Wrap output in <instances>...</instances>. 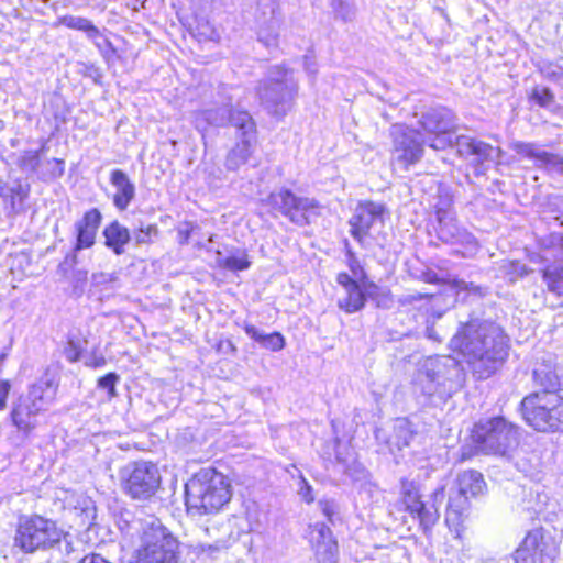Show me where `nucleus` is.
Wrapping results in <instances>:
<instances>
[{
  "mask_svg": "<svg viewBox=\"0 0 563 563\" xmlns=\"http://www.w3.org/2000/svg\"><path fill=\"white\" fill-rule=\"evenodd\" d=\"M119 380V376L115 373H109L98 380V386L106 389L109 398L117 396L115 384Z\"/></svg>",
  "mask_w": 563,
  "mask_h": 563,
  "instance_id": "a19ab883",
  "label": "nucleus"
},
{
  "mask_svg": "<svg viewBox=\"0 0 563 563\" xmlns=\"http://www.w3.org/2000/svg\"><path fill=\"white\" fill-rule=\"evenodd\" d=\"M533 380L537 386L542 388L541 394H556L563 388V374L559 373V368L551 361L537 363L533 369Z\"/></svg>",
  "mask_w": 563,
  "mask_h": 563,
  "instance_id": "412c9836",
  "label": "nucleus"
},
{
  "mask_svg": "<svg viewBox=\"0 0 563 563\" xmlns=\"http://www.w3.org/2000/svg\"><path fill=\"white\" fill-rule=\"evenodd\" d=\"M476 449L485 454L509 456L518 446V429L501 417L479 421L472 432Z\"/></svg>",
  "mask_w": 563,
  "mask_h": 563,
  "instance_id": "6e6552de",
  "label": "nucleus"
},
{
  "mask_svg": "<svg viewBox=\"0 0 563 563\" xmlns=\"http://www.w3.org/2000/svg\"><path fill=\"white\" fill-rule=\"evenodd\" d=\"M258 40L263 42L267 47L273 46L276 44V34L273 35H265L264 31L261 30L258 32Z\"/></svg>",
  "mask_w": 563,
  "mask_h": 563,
  "instance_id": "6e6d98bb",
  "label": "nucleus"
},
{
  "mask_svg": "<svg viewBox=\"0 0 563 563\" xmlns=\"http://www.w3.org/2000/svg\"><path fill=\"white\" fill-rule=\"evenodd\" d=\"M54 162H55L56 164H63V161H59V159H54Z\"/></svg>",
  "mask_w": 563,
  "mask_h": 563,
  "instance_id": "680f3d73",
  "label": "nucleus"
},
{
  "mask_svg": "<svg viewBox=\"0 0 563 563\" xmlns=\"http://www.w3.org/2000/svg\"><path fill=\"white\" fill-rule=\"evenodd\" d=\"M29 190L24 188L21 184H16L13 187L3 186L0 188V196L4 200L10 201V207L13 211L16 210V199H19V205H22L23 200L27 197Z\"/></svg>",
  "mask_w": 563,
  "mask_h": 563,
  "instance_id": "72a5a7b5",
  "label": "nucleus"
},
{
  "mask_svg": "<svg viewBox=\"0 0 563 563\" xmlns=\"http://www.w3.org/2000/svg\"><path fill=\"white\" fill-rule=\"evenodd\" d=\"M78 563H110L100 554H90L82 558Z\"/></svg>",
  "mask_w": 563,
  "mask_h": 563,
  "instance_id": "5fc2aeb1",
  "label": "nucleus"
},
{
  "mask_svg": "<svg viewBox=\"0 0 563 563\" xmlns=\"http://www.w3.org/2000/svg\"><path fill=\"white\" fill-rule=\"evenodd\" d=\"M365 294L360 285H356L345 291V296L339 299L340 309L347 313L361 310L365 305Z\"/></svg>",
  "mask_w": 563,
  "mask_h": 563,
  "instance_id": "2f4dec72",
  "label": "nucleus"
},
{
  "mask_svg": "<svg viewBox=\"0 0 563 563\" xmlns=\"http://www.w3.org/2000/svg\"><path fill=\"white\" fill-rule=\"evenodd\" d=\"M40 412L41 410L31 406L23 397L13 405L10 418L13 426L24 439L29 438L37 427L36 417Z\"/></svg>",
  "mask_w": 563,
  "mask_h": 563,
  "instance_id": "a211bd4d",
  "label": "nucleus"
},
{
  "mask_svg": "<svg viewBox=\"0 0 563 563\" xmlns=\"http://www.w3.org/2000/svg\"><path fill=\"white\" fill-rule=\"evenodd\" d=\"M336 282L341 285L344 290H349L350 288L358 285L349 274L340 273L336 277Z\"/></svg>",
  "mask_w": 563,
  "mask_h": 563,
  "instance_id": "3c124183",
  "label": "nucleus"
},
{
  "mask_svg": "<svg viewBox=\"0 0 563 563\" xmlns=\"http://www.w3.org/2000/svg\"><path fill=\"white\" fill-rule=\"evenodd\" d=\"M178 548L177 538L153 516L133 520L122 532L125 563H179Z\"/></svg>",
  "mask_w": 563,
  "mask_h": 563,
  "instance_id": "7ed1b4c3",
  "label": "nucleus"
},
{
  "mask_svg": "<svg viewBox=\"0 0 563 563\" xmlns=\"http://www.w3.org/2000/svg\"><path fill=\"white\" fill-rule=\"evenodd\" d=\"M11 390L9 380H0V411L7 406V399Z\"/></svg>",
  "mask_w": 563,
  "mask_h": 563,
  "instance_id": "8fccbe9b",
  "label": "nucleus"
},
{
  "mask_svg": "<svg viewBox=\"0 0 563 563\" xmlns=\"http://www.w3.org/2000/svg\"><path fill=\"white\" fill-rule=\"evenodd\" d=\"M532 98L541 107H550L553 102V95L545 87H536L532 91Z\"/></svg>",
  "mask_w": 563,
  "mask_h": 563,
  "instance_id": "79ce46f5",
  "label": "nucleus"
},
{
  "mask_svg": "<svg viewBox=\"0 0 563 563\" xmlns=\"http://www.w3.org/2000/svg\"><path fill=\"white\" fill-rule=\"evenodd\" d=\"M396 440L395 444L399 450L409 444L412 438V432L409 430V424L406 419H398L395 424Z\"/></svg>",
  "mask_w": 563,
  "mask_h": 563,
  "instance_id": "58836bf2",
  "label": "nucleus"
},
{
  "mask_svg": "<svg viewBox=\"0 0 563 563\" xmlns=\"http://www.w3.org/2000/svg\"><path fill=\"white\" fill-rule=\"evenodd\" d=\"M305 67H306V70L310 74H316V71H317L314 63L312 60H310V58H308V57H306Z\"/></svg>",
  "mask_w": 563,
  "mask_h": 563,
  "instance_id": "13d9d810",
  "label": "nucleus"
},
{
  "mask_svg": "<svg viewBox=\"0 0 563 563\" xmlns=\"http://www.w3.org/2000/svg\"><path fill=\"white\" fill-rule=\"evenodd\" d=\"M453 198L448 189H440L438 201L434 205L437 220L448 219L449 216L454 214L452 211Z\"/></svg>",
  "mask_w": 563,
  "mask_h": 563,
  "instance_id": "f704fd0d",
  "label": "nucleus"
},
{
  "mask_svg": "<svg viewBox=\"0 0 563 563\" xmlns=\"http://www.w3.org/2000/svg\"><path fill=\"white\" fill-rule=\"evenodd\" d=\"M64 532L56 522L38 515L21 517L13 538V548L31 554L58 544Z\"/></svg>",
  "mask_w": 563,
  "mask_h": 563,
  "instance_id": "423d86ee",
  "label": "nucleus"
},
{
  "mask_svg": "<svg viewBox=\"0 0 563 563\" xmlns=\"http://www.w3.org/2000/svg\"><path fill=\"white\" fill-rule=\"evenodd\" d=\"M510 147L519 155L539 162L542 148L534 143L514 142Z\"/></svg>",
  "mask_w": 563,
  "mask_h": 563,
  "instance_id": "e433bc0d",
  "label": "nucleus"
},
{
  "mask_svg": "<svg viewBox=\"0 0 563 563\" xmlns=\"http://www.w3.org/2000/svg\"><path fill=\"white\" fill-rule=\"evenodd\" d=\"M297 89L292 73L280 66H275L260 82L257 93L271 114L283 118L291 109Z\"/></svg>",
  "mask_w": 563,
  "mask_h": 563,
  "instance_id": "0eeeda50",
  "label": "nucleus"
},
{
  "mask_svg": "<svg viewBox=\"0 0 563 563\" xmlns=\"http://www.w3.org/2000/svg\"><path fill=\"white\" fill-rule=\"evenodd\" d=\"M233 87L221 86L213 107L199 110L194 114V123L198 131L205 132L209 126H224L229 123V114L235 100Z\"/></svg>",
  "mask_w": 563,
  "mask_h": 563,
  "instance_id": "2eb2a0df",
  "label": "nucleus"
},
{
  "mask_svg": "<svg viewBox=\"0 0 563 563\" xmlns=\"http://www.w3.org/2000/svg\"><path fill=\"white\" fill-rule=\"evenodd\" d=\"M456 287H457L459 289L465 290V291H467V292H474V294H477V295H479V296H484V291H483V289H482L481 287H478V286H476V285L472 284V283L467 284V283H465V282H459V283L456 284Z\"/></svg>",
  "mask_w": 563,
  "mask_h": 563,
  "instance_id": "603ef678",
  "label": "nucleus"
},
{
  "mask_svg": "<svg viewBox=\"0 0 563 563\" xmlns=\"http://www.w3.org/2000/svg\"><path fill=\"white\" fill-rule=\"evenodd\" d=\"M100 223L101 213L96 208L87 211L84 218L76 223V251L88 249L95 244Z\"/></svg>",
  "mask_w": 563,
  "mask_h": 563,
  "instance_id": "6ab92c4d",
  "label": "nucleus"
},
{
  "mask_svg": "<svg viewBox=\"0 0 563 563\" xmlns=\"http://www.w3.org/2000/svg\"><path fill=\"white\" fill-rule=\"evenodd\" d=\"M468 498L470 497L465 494H462L457 487L454 493L452 492L449 495L445 522L450 529L459 531L463 514L468 506Z\"/></svg>",
  "mask_w": 563,
  "mask_h": 563,
  "instance_id": "393cba45",
  "label": "nucleus"
},
{
  "mask_svg": "<svg viewBox=\"0 0 563 563\" xmlns=\"http://www.w3.org/2000/svg\"><path fill=\"white\" fill-rule=\"evenodd\" d=\"M124 492L134 499H146L159 486L158 468L151 462L140 461L125 465L120 471Z\"/></svg>",
  "mask_w": 563,
  "mask_h": 563,
  "instance_id": "f8f14e48",
  "label": "nucleus"
},
{
  "mask_svg": "<svg viewBox=\"0 0 563 563\" xmlns=\"http://www.w3.org/2000/svg\"><path fill=\"white\" fill-rule=\"evenodd\" d=\"M267 202L299 227L308 224L310 217L317 216L319 209V203L316 199L298 197L289 189L272 192L267 198Z\"/></svg>",
  "mask_w": 563,
  "mask_h": 563,
  "instance_id": "4468645a",
  "label": "nucleus"
},
{
  "mask_svg": "<svg viewBox=\"0 0 563 563\" xmlns=\"http://www.w3.org/2000/svg\"><path fill=\"white\" fill-rule=\"evenodd\" d=\"M213 261L217 267L230 272L245 271L251 266L246 250L233 246H224L222 250H216Z\"/></svg>",
  "mask_w": 563,
  "mask_h": 563,
  "instance_id": "4be33fe9",
  "label": "nucleus"
},
{
  "mask_svg": "<svg viewBox=\"0 0 563 563\" xmlns=\"http://www.w3.org/2000/svg\"><path fill=\"white\" fill-rule=\"evenodd\" d=\"M268 1L271 2V5H272L271 12H272V14H274L276 7H277V0H268Z\"/></svg>",
  "mask_w": 563,
  "mask_h": 563,
  "instance_id": "052dcab7",
  "label": "nucleus"
},
{
  "mask_svg": "<svg viewBox=\"0 0 563 563\" xmlns=\"http://www.w3.org/2000/svg\"><path fill=\"white\" fill-rule=\"evenodd\" d=\"M311 539L314 543L317 555L324 554L329 555V558L333 556L336 550V543L333 540L331 529L327 525L316 523Z\"/></svg>",
  "mask_w": 563,
  "mask_h": 563,
  "instance_id": "cd10ccee",
  "label": "nucleus"
},
{
  "mask_svg": "<svg viewBox=\"0 0 563 563\" xmlns=\"http://www.w3.org/2000/svg\"><path fill=\"white\" fill-rule=\"evenodd\" d=\"M387 209L383 203L361 201L349 220L351 236L363 247L367 239H374L385 225Z\"/></svg>",
  "mask_w": 563,
  "mask_h": 563,
  "instance_id": "9b49d317",
  "label": "nucleus"
},
{
  "mask_svg": "<svg viewBox=\"0 0 563 563\" xmlns=\"http://www.w3.org/2000/svg\"><path fill=\"white\" fill-rule=\"evenodd\" d=\"M319 506H320L323 515L330 521H332V518L336 512V504L334 503V500H329V499L320 500Z\"/></svg>",
  "mask_w": 563,
  "mask_h": 563,
  "instance_id": "a18cd8bd",
  "label": "nucleus"
},
{
  "mask_svg": "<svg viewBox=\"0 0 563 563\" xmlns=\"http://www.w3.org/2000/svg\"><path fill=\"white\" fill-rule=\"evenodd\" d=\"M463 380V368L454 357L437 355L417 363L411 385L417 396L445 399L462 387Z\"/></svg>",
  "mask_w": 563,
  "mask_h": 563,
  "instance_id": "20e7f679",
  "label": "nucleus"
},
{
  "mask_svg": "<svg viewBox=\"0 0 563 563\" xmlns=\"http://www.w3.org/2000/svg\"><path fill=\"white\" fill-rule=\"evenodd\" d=\"M543 280L547 284L549 291L561 296L563 295V267L553 265L548 266L543 271Z\"/></svg>",
  "mask_w": 563,
  "mask_h": 563,
  "instance_id": "473e14b6",
  "label": "nucleus"
},
{
  "mask_svg": "<svg viewBox=\"0 0 563 563\" xmlns=\"http://www.w3.org/2000/svg\"><path fill=\"white\" fill-rule=\"evenodd\" d=\"M538 167H545L552 170L563 172V156L542 151L539 162L536 164Z\"/></svg>",
  "mask_w": 563,
  "mask_h": 563,
  "instance_id": "4c0bfd02",
  "label": "nucleus"
},
{
  "mask_svg": "<svg viewBox=\"0 0 563 563\" xmlns=\"http://www.w3.org/2000/svg\"><path fill=\"white\" fill-rule=\"evenodd\" d=\"M222 533L216 538L212 542H198L197 544L190 545L191 553L197 556H201L205 563L209 560H214L218 555L229 549L238 539L233 536L229 527H222Z\"/></svg>",
  "mask_w": 563,
  "mask_h": 563,
  "instance_id": "aec40b11",
  "label": "nucleus"
},
{
  "mask_svg": "<svg viewBox=\"0 0 563 563\" xmlns=\"http://www.w3.org/2000/svg\"><path fill=\"white\" fill-rule=\"evenodd\" d=\"M254 141L251 139H240L236 142L235 146L227 155L225 167L229 170H236L249 161Z\"/></svg>",
  "mask_w": 563,
  "mask_h": 563,
  "instance_id": "c756f323",
  "label": "nucleus"
},
{
  "mask_svg": "<svg viewBox=\"0 0 563 563\" xmlns=\"http://www.w3.org/2000/svg\"><path fill=\"white\" fill-rule=\"evenodd\" d=\"M229 123L236 129V136L239 139L255 140L256 125L247 111L233 110L229 114Z\"/></svg>",
  "mask_w": 563,
  "mask_h": 563,
  "instance_id": "c85d7f7f",
  "label": "nucleus"
},
{
  "mask_svg": "<svg viewBox=\"0 0 563 563\" xmlns=\"http://www.w3.org/2000/svg\"><path fill=\"white\" fill-rule=\"evenodd\" d=\"M245 332L250 338L258 342L263 347L271 351H280L285 346V339L278 332L265 334L254 325H246Z\"/></svg>",
  "mask_w": 563,
  "mask_h": 563,
  "instance_id": "7c9ffc66",
  "label": "nucleus"
},
{
  "mask_svg": "<svg viewBox=\"0 0 563 563\" xmlns=\"http://www.w3.org/2000/svg\"><path fill=\"white\" fill-rule=\"evenodd\" d=\"M541 71L544 76L553 80H561L563 78V59L561 63H548L543 65Z\"/></svg>",
  "mask_w": 563,
  "mask_h": 563,
  "instance_id": "37998d69",
  "label": "nucleus"
},
{
  "mask_svg": "<svg viewBox=\"0 0 563 563\" xmlns=\"http://www.w3.org/2000/svg\"><path fill=\"white\" fill-rule=\"evenodd\" d=\"M423 280L430 284H437L440 282V278L437 273L428 271L423 274Z\"/></svg>",
  "mask_w": 563,
  "mask_h": 563,
  "instance_id": "4d7b16f0",
  "label": "nucleus"
},
{
  "mask_svg": "<svg viewBox=\"0 0 563 563\" xmlns=\"http://www.w3.org/2000/svg\"><path fill=\"white\" fill-rule=\"evenodd\" d=\"M230 499L228 479L212 468L201 471L186 484V505L199 515L216 512Z\"/></svg>",
  "mask_w": 563,
  "mask_h": 563,
  "instance_id": "39448f33",
  "label": "nucleus"
},
{
  "mask_svg": "<svg viewBox=\"0 0 563 563\" xmlns=\"http://www.w3.org/2000/svg\"><path fill=\"white\" fill-rule=\"evenodd\" d=\"M521 412L527 423L538 431L563 430V398L558 394L533 393L525 397Z\"/></svg>",
  "mask_w": 563,
  "mask_h": 563,
  "instance_id": "1a4fd4ad",
  "label": "nucleus"
},
{
  "mask_svg": "<svg viewBox=\"0 0 563 563\" xmlns=\"http://www.w3.org/2000/svg\"><path fill=\"white\" fill-rule=\"evenodd\" d=\"M103 235L107 247L111 249L117 255L124 253V246L131 240L129 230L118 221L107 225L103 230Z\"/></svg>",
  "mask_w": 563,
  "mask_h": 563,
  "instance_id": "a878e982",
  "label": "nucleus"
},
{
  "mask_svg": "<svg viewBox=\"0 0 563 563\" xmlns=\"http://www.w3.org/2000/svg\"><path fill=\"white\" fill-rule=\"evenodd\" d=\"M445 498L443 486L438 487L430 496L429 501L421 500L418 485L413 481L402 478L400 482V507L413 518L419 519L420 526L428 530L440 518L439 508Z\"/></svg>",
  "mask_w": 563,
  "mask_h": 563,
  "instance_id": "9d476101",
  "label": "nucleus"
},
{
  "mask_svg": "<svg viewBox=\"0 0 563 563\" xmlns=\"http://www.w3.org/2000/svg\"><path fill=\"white\" fill-rule=\"evenodd\" d=\"M335 13L344 21L351 20L354 11L347 1L339 0L334 4Z\"/></svg>",
  "mask_w": 563,
  "mask_h": 563,
  "instance_id": "c03bdc74",
  "label": "nucleus"
},
{
  "mask_svg": "<svg viewBox=\"0 0 563 563\" xmlns=\"http://www.w3.org/2000/svg\"><path fill=\"white\" fill-rule=\"evenodd\" d=\"M562 240H563V236H562Z\"/></svg>",
  "mask_w": 563,
  "mask_h": 563,
  "instance_id": "e2e57ef3",
  "label": "nucleus"
},
{
  "mask_svg": "<svg viewBox=\"0 0 563 563\" xmlns=\"http://www.w3.org/2000/svg\"><path fill=\"white\" fill-rule=\"evenodd\" d=\"M345 250H346V255H347V258H349V265H350V268L351 271L353 272V274L355 276H357V272L362 271L360 264H358V261L354 254V252L351 250L350 247V243L347 241H345Z\"/></svg>",
  "mask_w": 563,
  "mask_h": 563,
  "instance_id": "de8ad7c7",
  "label": "nucleus"
},
{
  "mask_svg": "<svg viewBox=\"0 0 563 563\" xmlns=\"http://www.w3.org/2000/svg\"><path fill=\"white\" fill-rule=\"evenodd\" d=\"M58 384L54 376L46 373L30 387L23 399L41 411L46 410L55 400Z\"/></svg>",
  "mask_w": 563,
  "mask_h": 563,
  "instance_id": "f3484780",
  "label": "nucleus"
},
{
  "mask_svg": "<svg viewBox=\"0 0 563 563\" xmlns=\"http://www.w3.org/2000/svg\"><path fill=\"white\" fill-rule=\"evenodd\" d=\"M311 490L312 488L308 484L307 479L302 475H300V487L298 493L307 503L313 501Z\"/></svg>",
  "mask_w": 563,
  "mask_h": 563,
  "instance_id": "09e8293b",
  "label": "nucleus"
},
{
  "mask_svg": "<svg viewBox=\"0 0 563 563\" xmlns=\"http://www.w3.org/2000/svg\"><path fill=\"white\" fill-rule=\"evenodd\" d=\"M451 349L457 351L481 379L489 377L508 356V340L494 322L472 319L451 339Z\"/></svg>",
  "mask_w": 563,
  "mask_h": 563,
  "instance_id": "f03ea898",
  "label": "nucleus"
},
{
  "mask_svg": "<svg viewBox=\"0 0 563 563\" xmlns=\"http://www.w3.org/2000/svg\"><path fill=\"white\" fill-rule=\"evenodd\" d=\"M428 295L427 294H422V292H418V291H415V292H410V294H406V295H402L398 298V302L401 305V306H406V305H411L415 301H418V300H421V299H424L427 298Z\"/></svg>",
  "mask_w": 563,
  "mask_h": 563,
  "instance_id": "49530a36",
  "label": "nucleus"
},
{
  "mask_svg": "<svg viewBox=\"0 0 563 563\" xmlns=\"http://www.w3.org/2000/svg\"><path fill=\"white\" fill-rule=\"evenodd\" d=\"M456 487L462 494L475 497L484 492L486 484L481 473L468 470L457 475Z\"/></svg>",
  "mask_w": 563,
  "mask_h": 563,
  "instance_id": "bb28decb",
  "label": "nucleus"
},
{
  "mask_svg": "<svg viewBox=\"0 0 563 563\" xmlns=\"http://www.w3.org/2000/svg\"><path fill=\"white\" fill-rule=\"evenodd\" d=\"M560 541L543 528L529 531L515 551L516 563H552L559 555Z\"/></svg>",
  "mask_w": 563,
  "mask_h": 563,
  "instance_id": "ddd939ff",
  "label": "nucleus"
},
{
  "mask_svg": "<svg viewBox=\"0 0 563 563\" xmlns=\"http://www.w3.org/2000/svg\"><path fill=\"white\" fill-rule=\"evenodd\" d=\"M58 24L71 30L84 32L86 36L91 40L99 48H102L109 44L108 40L101 34L100 30L86 18L67 14L58 18Z\"/></svg>",
  "mask_w": 563,
  "mask_h": 563,
  "instance_id": "b1692460",
  "label": "nucleus"
},
{
  "mask_svg": "<svg viewBox=\"0 0 563 563\" xmlns=\"http://www.w3.org/2000/svg\"><path fill=\"white\" fill-rule=\"evenodd\" d=\"M427 335L430 339H433V340H437V341H441V339L435 334V331H434V329L432 327H428L427 328Z\"/></svg>",
  "mask_w": 563,
  "mask_h": 563,
  "instance_id": "bf43d9fd",
  "label": "nucleus"
},
{
  "mask_svg": "<svg viewBox=\"0 0 563 563\" xmlns=\"http://www.w3.org/2000/svg\"><path fill=\"white\" fill-rule=\"evenodd\" d=\"M40 163V154L33 150L24 151L18 159L19 167L26 173H36Z\"/></svg>",
  "mask_w": 563,
  "mask_h": 563,
  "instance_id": "c9c22d12",
  "label": "nucleus"
},
{
  "mask_svg": "<svg viewBox=\"0 0 563 563\" xmlns=\"http://www.w3.org/2000/svg\"><path fill=\"white\" fill-rule=\"evenodd\" d=\"M438 236L445 243L464 245L468 253L477 249L475 238L457 224L454 214L449 216L448 219L438 220Z\"/></svg>",
  "mask_w": 563,
  "mask_h": 563,
  "instance_id": "dca6fc26",
  "label": "nucleus"
},
{
  "mask_svg": "<svg viewBox=\"0 0 563 563\" xmlns=\"http://www.w3.org/2000/svg\"><path fill=\"white\" fill-rule=\"evenodd\" d=\"M420 125L424 135L402 124H394L390 129L394 159L405 168L416 164L422 157L424 144L435 151L454 145L460 156L476 165L494 162L500 155V148L471 136L459 135L453 143L455 117L446 108H435L423 113Z\"/></svg>",
  "mask_w": 563,
  "mask_h": 563,
  "instance_id": "f257e3e1",
  "label": "nucleus"
},
{
  "mask_svg": "<svg viewBox=\"0 0 563 563\" xmlns=\"http://www.w3.org/2000/svg\"><path fill=\"white\" fill-rule=\"evenodd\" d=\"M158 232L156 224L141 227L134 232V241L136 244H150L158 235Z\"/></svg>",
  "mask_w": 563,
  "mask_h": 563,
  "instance_id": "ea45409f",
  "label": "nucleus"
},
{
  "mask_svg": "<svg viewBox=\"0 0 563 563\" xmlns=\"http://www.w3.org/2000/svg\"><path fill=\"white\" fill-rule=\"evenodd\" d=\"M110 183L115 188L113 203L119 210H125L135 196V186L121 169L111 172Z\"/></svg>",
  "mask_w": 563,
  "mask_h": 563,
  "instance_id": "5701e85b",
  "label": "nucleus"
},
{
  "mask_svg": "<svg viewBox=\"0 0 563 563\" xmlns=\"http://www.w3.org/2000/svg\"><path fill=\"white\" fill-rule=\"evenodd\" d=\"M191 227L189 223L185 225V228L178 229V239L180 244H186L188 242L190 235Z\"/></svg>",
  "mask_w": 563,
  "mask_h": 563,
  "instance_id": "864d4df0",
  "label": "nucleus"
}]
</instances>
